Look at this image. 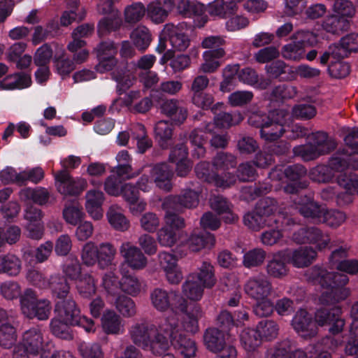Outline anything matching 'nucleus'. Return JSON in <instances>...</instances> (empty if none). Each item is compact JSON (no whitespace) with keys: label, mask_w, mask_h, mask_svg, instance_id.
I'll use <instances>...</instances> for the list:
<instances>
[{"label":"nucleus","mask_w":358,"mask_h":358,"mask_svg":"<svg viewBox=\"0 0 358 358\" xmlns=\"http://www.w3.org/2000/svg\"><path fill=\"white\" fill-rule=\"evenodd\" d=\"M308 280L321 285L322 289L319 298L320 303L331 306L345 300L350 295L349 289L344 286L348 282V277L337 272H328L318 266L308 271Z\"/></svg>","instance_id":"1"},{"label":"nucleus","mask_w":358,"mask_h":358,"mask_svg":"<svg viewBox=\"0 0 358 358\" xmlns=\"http://www.w3.org/2000/svg\"><path fill=\"white\" fill-rule=\"evenodd\" d=\"M168 320L169 317H166L156 324L145 322L134 324L129 330L131 339L143 350L161 356L168 347L164 332L162 330Z\"/></svg>","instance_id":"2"},{"label":"nucleus","mask_w":358,"mask_h":358,"mask_svg":"<svg viewBox=\"0 0 358 358\" xmlns=\"http://www.w3.org/2000/svg\"><path fill=\"white\" fill-rule=\"evenodd\" d=\"M236 164V158L234 155L221 152L215 158L211 169L209 163L201 162L196 166L195 172L201 180L225 189L236 182V178L234 175L225 173V171L230 168H234Z\"/></svg>","instance_id":"3"},{"label":"nucleus","mask_w":358,"mask_h":358,"mask_svg":"<svg viewBox=\"0 0 358 358\" xmlns=\"http://www.w3.org/2000/svg\"><path fill=\"white\" fill-rule=\"evenodd\" d=\"M276 201L274 199L269 197L262 199L253 212L245 215L244 224L255 231H259L265 226L273 227L280 221L285 230L287 227L294 224L292 218L282 212L276 213Z\"/></svg>","instance_id":"4"},{"label":"nucleus","mask_w":358,"mask_h":358,"mask_svg":"<svg viewBox=\"0 0 358 358\" xmlns=\"http://www.w3.org/2000/svg\"><path fill=\"white\" fill-rule=\"evenodd\" d=\"M296 208L305 218L315 223H325L330 227L341 226L346 219L345 215L338 210H329L324 206L315 202L313 197L305 196L295 203Z\"/></svg>","instance_id":"5"},{"label":"nucleus","mask_w":358,"mask_h":358,"mask_svg":"<svg viewBox=\"0 0 358 358\" xmlns=\"http://www.w3.org/2000/svg\"><path fill=\"white\" fill-rule=\"evenodd\" d=\"M349 167L358 169V153H339L331 157L328 165H319L311 169L310 177L318 182H327L346 171Z\"/></svg>","instance_id":"6"},{"label":"nucleus","mask_w":358,"mask_h":358,"mask_svg":"<svg viewBox=\"0 0 358 358\" xmlns=\"http://www.w3.org/2000/svg\"><path fill=\"white\" fill-rule=\"evenodd\" d=\"M162 331L168 343V347L164 350L167 352L172 346L184 358L195 357L197 350L196 343L187 337L180 328V323L176 316H169L168 323L164 324Z\"/></svg>","instance_id":"7"},{"label":"nucleus","mask_w":358,"mask_h":358,"mask_svg":"<svg viewBox=\"0 0 358 358\" xmlns=\"http://www.w3.org/2000/svg\"><path fill=\"white\" fill-rule=\"evenodd\" d=\"M306 173V169L300 164H295L284 167L277 166L270 173V178L274 182H280V188L289 194L298 192V188H304L307 186L306 182H299Z\"/></svg>","instance_id":"8"},{"label":"nucleus","mask_w":358,"mask_h":358,"mask_svg":"<svg viewBox=\"0 0 358 358\" xmlns=\"http://www.w3.org/2000/svg\"><path fill=\"white\" fill-rule=\"evenodd\" d=\"M22 314L28 319L47 320L50 315L51 302L45 299H38L36 292L31 289L24 290L20 299Z\"/></svg>","instance_id":"9"},{"label":"nucleus","mask_w":358,"mask_h":358,"mask_svg":"<svg viewBox=\"0 0 358 358\" xmlns=\"http://www.w3.org/2000/svg\"><path fill=\"white\" fill-rule=\"evenodd\" d=\"M55 312V317L71 326L82 327L87 333L94 332L96 330L94 321L85 315H81L80 309L72 299L57 302Z\"/></svg>","instance_id":"10"},{"label":"nucleus","mask_w":358,"mask_h":358,"mask_svg":"<svg viewBox=\"0 0 358 358\" xmlns=\"http://www.w3.org/2000/svg\"><path fill=\"white\" fill-rule=\"evenodd\" d=\"M291 116L288 111L278 109L270 111L266 117V122L260 130L261 137L266 141H275L285 131L286 125H289Z\"/></svg>","instance_id":"11"},{"label":"nucleus","mask_w":358,"mask_h":358,"mask_svg":"<svg viewBox=\"0 0 358 358\" xmlns=\"http://www.w3.org/2000/svg\"><path fill=\"white\" fill-rule=\"evenodd\" d=\"M150 301L153 307L159 312L171 308L175 310H185L187 300L180 296L178 292L155 288L150 293Z\"/></svg>","instance_id":"12"},{"label":"nucleus","mask_w":358,"mask_h":358,"mask_svg":"<svg viewBox=\"0 0 358 358\" xmlns=\"http://www.w3.org/2000/svg\"><path fill=\"white\" fill-rule=\"evenodd\" d=\"M52 175L57 191L64 195H78L87 186L86 179L83 178H73L66 170L52 172Z\"/></svg>","instance_id":"13"},{"label":"nucleus","mask_w":358,"mask_h":358,"mask_svg":"<svg viewBox=\"0 0 358 358\" xmlns=\"http://www.w3.org/2000/svg\"><path fill=\"white\" fill-rule=\"evenodd\" d=\"M341 307L336 306L331 309L319 308L315 313V323L320 327L330 326L329 332L331 334L341 333L345 326V321L341 318Z\"/></svg>","instance_id":"14"},{"label":"nucleus","mask_w":358,"mask_h":358,"mask_svg":"<svg viewBox=\"0 0 358 358\" xmlns=\"http://www.w3.org/2000/svg\"><path fill=\"white\" fill-rule=\"evenodd\" d=\"M98 10L102 13H108L109 16L103 18L99 23L98 32L104 36L118 29L122 24V19L117 10L113 8L110 0H101L98 4Z\"/></svg>","instance_id":"15"},{"label":"nucleus","mask_w":358,"mask_h":358,"mask_svg":"<svg viewBox=\"0 0 358 358\" xmlns=\"http://www.w3.org/2000/svg\"><path fill=\"white\" fill-rule=\"evenodd\" d=\"M291 324L296 333L304 339H310L318 333V328L313 321L311 315L304 309L296 313Z\"/></svg>","instance_id":"16"},{"label":"nucleus","mask_w":358,"mask_h":358,"mask_svg":"<svg viewBox=\"0 0 358 358\" xmlns=\"http://www.w3.org/2000/svg\"><path fill=\"white\" fill-rule=\"evenodd\" d=\"M120 253L125 264L132 270H143L148 264V259L141 250L130 242L122 243L120 247Z\"/></svg>","instance_id":"17"},{"label":"nucleus","mask_w":358,"mask_h":358,"mask_svg":"<svg viewBox=\"0 0 358 358\" xmlns=\"http://www.w3.org/2000/svg\"><path fill=\"white\" fill-rule=\"evenodd\" d=\"M159 264L163 270L166 279L171 285L179 284L183 278L182 271L178 265L176 257L169 252H162L158 255Z\"/></svg>","instance_id":"18"},{"label":"nucleus","mask_w":358,"mask_h":358,"mask_svg":"<svg viewBox=\"0 0 358 358\" xmlns=\"http://www.w3.org/2000/svg\"><path fill=\"white\" fill-rule=\"evenodd\" d=\"M97 57L99 60L96 66L98 72L104 73L113 69L117 62L115 58L117 47L113 42L107 41L99 44L96 48Z\"/></svg>","instance_id":"19"},{"label":"nucleus","mask_w":358,"mask_h":358,"mask_svg":"<svg viewBox=\"0 0 358 358\" xmlns=\"http://www.w3.org/2000/svg\"><path fill=\"white\" fill-rule=\"evenodd\" d=\"M162 36L168 39L174 50L185 51L189 45L190 40L185 32L182 24L177 26L166 24L162 29Z\"/></svg>","instance_id":"20"},{"label":"nucleus","mask_w":358,"mask_h":358,"mask_svg":"<svg viewBox=\"0 0 358 358\" xmlns=\"http://www.w3.org/2000/svg\"><path fill=\"white\" fill-rule=\"evenodd\" d=\"M245 293L251 298L259 301L265 299L271 293L272 285L265 276H256L250 278L244 287Z\"/></svg>","instance_id":"21"},{"label":"nucleus","mask_w":358,"mask_h":358,"mask_svg":"<svg viewBox=\"0 0 358 358\" xmlns=\"http://www.w3.org/2000/svg\"><path fill=\"white\" fill-rule=\"evenodd\" d=\"M347 257L348 250L345 248H341L333 251L329 259L331 267L350 275L357 274L358 260L346 259Z\"/></svg>","instance_id":"22"},{"label":"nucleus","mask_w":358,"mask_h":358,"mask_svg":"<svg viewBox=\"0 0 358 358\" xmlns=\"http://www.w3.org/2000/svg\"><path fill=\"white\" fill-rule=\"evenodd\" d=\"M287 262L296 268L309 266L317 258V252L311 247L303 246L290 251H285Z\"/></svg>","instance_id":"23"},{"label":"nucleus","mask_w":358,"mask_h":358,"mask_svg":"<svg viewBox=\"0 0 358 358\" xmlns=\"http://www.w3.org/2000/svg\"><path fill=\"white\" fill-rule=\"evenodd\" d=\"M162 113L176 124H182L187 117V110L176 99H166L160 106Z\"/></svg>","instance_id":"24"},{"label":"nucleus","mask_w":358,"mask_h":358,"mask_svg":"<svg viewBox=\"0 0 358 358\" xmlns=\"http://www.w3.org/2000/svg\"><path fill=\"white\" fill-rule=\"evenodd\" d=\"M303 234H308L309 236H300L299 234L294 236V241L299 244L310 243L315 246L317 250L325 249L330 243L329 236L322 232L316 227H312L308 231H301Z\"/></svg>","instance_id":"25"},{"label":"nucleus","mask_w":358,"mask_h":358,"mask_svg":"<svg viewBox=\"0 0 358 358\" xmlns=\"http://www.w3.org/2000/svg\"><path fill=\"white\" fill-rule=\"evenodd\" d=\"M199 202L197 192L188 189L182 192L179 196H169L166 198L162 203L163 208H168L173 205L175 209H180L184 207L187 208H195Z\"/></svg>","instance_id":"26"},{"label":"nucleus","mask_w":358,"mask_h":358,"mask_svg":"<svg viewBox=\"0 0 358 358\" xmlns=\"http://www.w3.org/2000/svg\"><path fill=\"white\" fill-rule=\"evenodd\" d=\"M151 170L150 173L156 185L162 189L171 190L173 177L171 167L166 163H160L155 164Z\"/></svg>","instance_id":"27"},{"label":"nucleus","mask_w":358,"mask_h":358,"mask_svg":"<svg viewBox=\"0 0 358 358\" xmlns=\"http://www.w3.org/2000/svg\"><path fill=\"white\" fill-rule=\"evenodd\" d=\"M85 208L90 217L99 220L103 217V211L102 205L105 197L103 193L100 190H89L85 195Z\"/></svg>","instance_id":"28"},{"label":"nucleus","mask_w":358,"mask_h":358,"mask_svg":"<svg viewBox=\"0 0 358 358\" xmlns=\"http://www.w3.org/2000/svg\"><path fill=\"white\" fill-rule=\"evenodd\" d=\"M21 343L30 355H38L41 352L45 346V341L41 331L38 328H31L26 331Z\"/></svg>","instance_id":"29"},{"label":"nucleus","mask_w":358,"mask_h":358,"mask_svg":"<svg viewBox=\"0 0 358 358\" xmlns=\"http://www.w3.org/2000/svg\"><path fill=\"white\" fill-rule=\"evenodd\" d=\"M189 279L197 281L203 287L211 289L217 282L213 266L208 262H203L196 271L189 275Z\"/></svg>","instance_id":"30"},{"label":"nucleus","mask_w":358,"mask_h":358,"mask_svg":"<svg viewBox=\"0 0 358 358\" xmlns=\"http://www.w3.org/2000/svg\"><path fill=\"white\" fill-rule=\"evenodd\" d=\"M225 55L223 48L210 50L203 52L202 55L203 62L200 65L199 71L202 73H212L215 72L222 64V58Z\"/></svg>","instance_id":"31"},{"label":"nucleus","mask_w":358,"mask_h":358,"mask_svg":"<svg viewBox=\"0 0 358 358\" xmlns=\"http://www.w3.org/2000/svg\"><path fill=\"white\" fill-rule=\"evenodd\" d=\"M229 334L217 328H208L205 331L203 341L208 350L213 352L220 351L229 339Z\"/></svg>","instance_id":"32"},{"label":"nucleus","mask_w":358,"mask_h":358,"mask_svg":"<svg viewBox=\"0 0 358 358\" xmlns=\"http://www.w3.org/2000/svg\"><path fill=\"white\" fill-rule=\"evenodd\" d=\"M101 328L106 334L117 335L124 332V324L114 310H106L101 317Z\"/></svg>","instance_id":"33"},{"label":"nucleus","mask_w":358,"mask_h":358,"mask_svg":"<svg viewBox=\"0 0 358 358\" xmlns=\"http://www.w3.org/2000/svg\"><path fill=\"white\" fill-rule=\"evenodd\" d=\"M180 311L185 313L182 326H180V328L183 329L187 332L196 333L199 329V320L203 316L201 307L198 304H194L190 308H188L187 305L185 310ZM181 330L182 331V329Z\"/></svg>","instance_id":"34"},{"label":"nucleus","mask_w":358,"mask_h":358,"mask_svg":"<svg viewBox=\"0 0 358 358\" xmlns=\"http://www.w3.org/2000/svg\"><path fill=\"white\" fill-rule=\"evenodd\" d=\"M243 120V117L241 113H234V114L221 113L215 117L214 123L208 124L206 129L211 133L214 126L217 129H227L239 124Z\"/></svg>","instance_id":"35"},{"label":"nucleus","mask_w":358,"mask_h":358,"mask_svg":"<svg viewBox=\"0 0 358 358\" xmlns=\"http://www.w3.org/2000/svg\"><path fill=\"white\" fill-rule=\"evenodd\" d=\"M287 259L285 251L273 255V258L268 261L266 266L268 274L273 278H282L287 274L288 269L285 263Z\"/></svg>","instance_id":"36"},{"label":"nucleus","mask_w":358,"mask_h":358,"mask_svg":"<svg viewBox=\"0 0 358 358\" xmlns=\"http://www.w3.org/2000/svg\"><path fill=\"white\" fill-rule=\"evenodd\" d=\"M164 3L169 10L176 8L177 11L185 17L200 15L203 10L202 5L190 3L187 0H166Z\"/></svg>","instance_id":"37"},{"label":"nucleus","mask_w":358,"mask_h":358,"mask_svg":"<svg viewBox=\"0 0 358 358\" xmlns=\"http://www.w3.org/2000/svg\"><path fill=\"white\" fill-rule=\"evenodd\" d=\"M97 265L100 269H105L113 265H115L114 261L117 255L115 247L108 242L98 245Z\"/></svg>","instance_id":"38"},{"label":"nucleus","mask_w":358,"mask_h":358,"mask_svg":"<svg viewBox=\"0 0 358 358\" xmlns=\"http://www.w3.org/2000/svg\"><path fill=\"white\" fill-rule=\"evenodd\" d=\"M50 196L47 189L41 187L36 188H25L20 191V198L24 202H33L38 205L45 204Z\"/></svg>","instance_id":"39"},{"label":"nucleus","mask_w":358,"mask_h":358,"mask_svg":"<svg viewBox=\"0 0 358 358\" xmlns=\"http://www.w3.org/2000/svg\"><path fill=\"white\" fill-rule=\"evenodd\" d=\"M215 238L214 235L208 232L199 235L194 231L187 241L188 247L194 252L200 251L206 248L210 249L215 245Z\"/></svg>","instance_id":"40"},{"label":"nucleus","mask_w":358,"mask_h":358,"mask_svg":"<svg viewBox=\"0 0 358 358\" xmlns=\"http://www.w3.org/2000/svg\"><path fill=\"white\" fill-rule=\"evenodd\" d=\"M210 206L219 215H222V219L226 223H233L238 220V217L231 209V205L222 196H215L210 199Z\"/></svg>","instance_id":"41"},{"label":"nucleus","mask_w":358,"mask_h":358,"mask_svg":"<svg viewBox=\"0 0 358 358\" xmlns=\"http://www.w3.org/2000/svg\"><path fill=\"white\" fill-rule=\"evenodd\" d=\"M106 217L111 227L116 230L124 231L128 230L130 227L129 221L117 206L114 205L109 208Z\"/></svg>","instance_id":"42"},{"label":"nucleus","mask_w":358,"mask_h":358,"mask_svg":"<svg viewBox=\"0 0 358 358\" xmlns=\"http://www.w3.org/2000/svg\"><path fill=\"white\" fill-rule=\"evenodd\" d=\"M238 7L234 2L225 3L223 0H215L208 7V13L211 16L221 18L230 17L237 12Z\"/></svg>","instance_id":"43"},{"label":"nucleus","mask_w":358,"mask_h":358,"mask_svg":"<svg viewBox=\"0 0 358 358\" xmlns=\"http://www.w3.org/2000/svg\"><path fill=\"white\" fill-rule=\"evenodd\" d=\"M76 287L81 296L90 298L96 294V280L91 273H85L76 282Z\"/></svg>","instance_id":"44"},{"label":"nucleus","mask_w":358,"mask_h":358,"mask_svg":"<svg viewBox=\"0 0 358 358\" xmlns=\"http://www.w3.org/2000/svg\"><path fill=\"white\" fill-rule=\"evenodd\" d=\"M311 143L315 147L319 156L330 152L336 148V142L324 132L317 131L310 136Z\"/></svg>","instance_id":"45"},{"label":"nucleus","mask_w":358,"mask_h":358,"mask_svg":"<svg viewBox=\"0 0 358 358\" xmlns=\"http://www.w3.org/2000/svg\"><path fill=\"white\" fill-rule=\"evenodd\" d=\"M31 77L26 73H15L9 75L0 82V85L4 90L22 89L30 86Z\"/></svg>","instance_id":"46"},{"label":"nucleus","mask_w":358,"mask_h":358,"mask_svg":"<svg viewBox=\"0 0 358 358\" xmlns=\"http://www.w3.org/2000/svg\"><path fill=\"white\" fill-rule=\"evenodd\" d=\"M94 27L86 24L78 27L72 33L73 41L69 43L67 48L70 52H76L85 45L82 38L87 37L93 32Z\"/></svg>","instance_id":"47"},{"label":"nucleus","mask_w":358,"mask_h":358,"mask_svg":"<svg viewBox=\"0 0 358 358\" xmlns=\"http://www.w3.org/2000/svg\"><path fill=\"white\" fill-rule=\"evenodd\" d=\"M348 27L349 22L347 19L338 17L335 14L326 17L322 24V27L325 31L333 34H339L347 30Z\"/></svg>","instance_id":"48"},{"label":"nucleus","mask_w":358,"mask_h":358,"mask_svg":"<svg viewBox=\"0 0 358 358\" xmlns=\"http://www.w3.org/2000/svg\"><path fill=\"white\" fill-rule=\"evenodd\" d=\"M240 341L242 347L247 352H255L262 343L257 331L252 329H245L241 332Z\"/></svg>","instance_id":"49"},{"label":"nucleus","mask_w":358,"mask_h":358,"mask_svg":"<svg viewBox=\"0 0 358 358\" xmlns=\"http://www.w3.org/2000/svg\"><path fill=\"white\" fill-rule=\"evenodd\" d=\"M21 271V261L13 255H0V273L17 275Z\"/></svg>","instance_id":"50"},{"label":"nucleus","mask_w":358,"mask_h":358,"mask_svg":"<svg viewBox=\"0 0 358 358\" xmlns=\"http://www.w3.org/2000/svg\"><path fill=\"white\" fill-rule=\"evenodd\" d=\"M155 134L160 146L167 148L171 143L173 129L169 122L161 120L157 122L155 126Z\"/></svg>","instance_id":"51"},{"label":"nucleus","mask_w":358,"mask_h":358,"mask_svg":"<svg viewBox=\"0 0 358 358\" xmlns=\"http://www.w3.org/2000/svg\"><path fill=\"white\" fill-rule=\"evenodd\" d=\"M238 78L240 81L245 84L260 89H265L270 84L268 80H259L255 71L250 68L242 69L238 73Z\"/></svg>","instance_id":"52"},{"label":"nucleus","mask_w":358,"mask_h":358,"mask_svg":"<svg viewBox=\"0 0 358 358\" xmlns=\"http://www.w3.org/2000/svg\"><path fill=\"white\" fill-rule=\"evenodd\" d=\"M130 38L137 49L145 50L150 44L151 34L147 27L138 26L131 34Z\"/></svg>","instance_id":"53"},{"label":"nucleus","mask_w":358,"mask_h":358,"mask_svg":"<svg viewBox=\"0 0 358 358\" xmlns=\"http://www.w3.org/2000/svg\"><path fill=\"white\" fill-rule=\"evenodd\" d=\"M98 245L93 241H88L83 245L80 251L82 264L87 267L97 264Z\"/></svg>","instance_id":"54"},{"label":"nucleus","mask_w":358,"mask_h":358,"mask_svg":"<svg viewBox=\"0 0 358 358\" xmlns=\"http://www.w3.org/2000/svg\"><path fill=\"white\" fill-rule=\"evenodd\" d=\"M201 285L187 277L186 281L182 286V292L185 297L190 301H198L201 299L203 295V289Z\"/></svg>","instance_id":"55"},{"label":"nucleus","mask_w":358,"mask_h":358,"mask_svg":"<svg viewBox=\"0 0 358 358\" xmlns=\"http://www.w3.org/2000/svg\"><path fill=\"white\" fill-rule=\"evenodd\" d=\"M57 51L55 56V64L57 73L62 77L68 76L72 72L76 66L74 63L69 59H63L65 53L62 47L56 45Z\"/></svg>","instance_id":"56"},{"label":"nucleus","mask_w":358,"mask_h":358,"mask_svg":"<svg viewBox=\"0 0 358 358\" xmlns=\"http://www.w3.org/2000/svg\"><path fill=\"white\" fill-rule=\"evenodd\" d=\"M48 288H50L52 294L59 299L66 297L70 290V286L66 279L59 275L50 277L48 281Z\"/></svg>","instance_id":"57"},{"label":"nucleus","mask_w":358,"mask_h":358,"mask_svg":"<svg viewBox=\"0 0 358 358\" xmlns=\"http://www.w3.org/2000/svg\"><path fill=\"white\" fill-rule=\"evenodd\" d=\"M120 289L128 295L136 296L141 292L142 283L135 275H122Z\"/></svg>","instance_id":"58"},{"label":"nucleus","mask_w":358,"mask_h":358,"mask_svg":"<svg viewBox=\"0 0 358 358\" xmlns=\"http://www.w3.org/2000/svg\"><path fill=\"white\" fill-rule=\"evenodd\" d=\"M114 306L124 317H131L136 313L135 302L131 298L124 295H120L116 298Z\"/></svg>","instance_id":"59"},{"label":"nucleus","mask_w":358,"mask_h":358,"mask_svg":"<svg viewBox=\"0 0 358 358\" xmlns=\"http://www.w3.org/2000/svg\"><path fill=\"white\" fill-rule=\"evenodd\" d=\"M101 285L108 295L115 296L120 289V280L114 271H109L102 275Z\"/></svg>","instance_id":"60"},{"label":"nucleus","mask_w":358,"mask_h":358,"mask_svg":"<svg viewBox=\"0 0 358 358\" xmlns=\"http://www.w3.org/2000/svg\"><path fill=\"white\" fill-rule=\"evenodd\" d=\"M17 338L16 328L10 323L0 325V345L10 348L15 343Z\"/></svg>","instance_id":"61"},{"label":"nucleus","mask_w":358,"mask_h":358,"mask_svg":"<svg viewBox=\"0 0 358 358\" xmlns=\"http://www.w3.org/2000/svg\"><path fill=\"white\" fill-rule=\"evenodd\" d=\"M207 136L206 132L201 129H194L190 134V141L194 146L192 156L195 158L199 159L203 157L206 153V150L203 148V144L206 143Z\"/></svg>","instance_id":"62"},{"label":"nucleus","mask_w":358,"mask_h":358,"mask_svg":"<svg viewBox=\"0 0 358 358\" xmlns=\"http://www.w3.org/2000/svg\"><path fill=\"white\" fill-rule=\"evenodd\" d=\"M266 258V252L261 248L250 250L243 255V264L246 268H252L261 265Z\"/></svg>","instance_id":"63"},{"label":"nucleus","mask_w":358,"mask_h":358,"mask_svg":"<svg viewBox=\"0 0 358 358\" xmlns=\"http://www.w3.org/2000/svg\"><path fill=\"white\" fill-rule=\"evenodd\" d=\"M337 182L350 194H358V178L355 174H348L345 171L337 176Z\"/></svg>","instance_id":"64"}]
</instances>
